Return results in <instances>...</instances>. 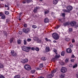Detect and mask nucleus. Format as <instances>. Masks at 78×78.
Segmentation results:
<instances>
[{"label":"nucleus","mask_w":78,"mask_h":78,"mask_svg":"<svg viewBox=\"0 0 78 78\" xmlns=\"http://www.w3.org/2000/svg\"><path fill=\"white\" fill-rule=\"evenodd\" d=\"M45 41H48V38H45Z\"/></svg>","instance_id":"58"},{"label":"nucleus","mask_w":78,"mask_h":78,"mask_svg":"<svg viewBox=\"0 0 78 78\" xmlns=\"http://www.w3.org/2000/svg\"><path fill=\"white\" fill-rule=\"evenodd\" d=\"M27 48V46H23L22 47V49L23 50V51H26V49Z\"/></svg>","instance_id":"17"},{"label":"nucleus","mask_w":78,"mask_h":78,"mask_svg":"<svg viewBox=\"0 0 78 78\" xmlns=\"http://www.w3.org/2000/svg\"><path fill=\"white\" fill-rule=\"evenodd\" d=\"M22 33H23V32L22 31H20L19 32V34H20V35H21V34H22Z\"/></svg>","instance_id":"45"},{"label":"nucleus","mask_w":78,"mask_h":78,"mask_svg":"<svg viewBox=\"0 0 78 78\" xmlns=\"http://www.w3.org/2000/svg\"><path fill=\"white\" fill-rule=\"evenodd\" d=\"M32 27L33 28H37V26L35 25H33L32 26Z\"/></svg>","instance_id":"40"},{"label":"nucleus","mask_w":78,"mask_h":78,"mask_svg":"<svg viewBox=\"0 0 78 78\" xmlns=\"http://www.w3.org/2000/svg\"><path fill=\"white\" fill-rule=\"evenodd\" d=\"M69 30L70 32L72 31V28H69Z\"/></svg>","instance_id":"57"},{"label":"nucleus","mask_w":78,"mask_h":78,"mask_svg":"<svg viewBox=\"0 0 78 78\" xmlns=\"http://www.w3.org/2000/svg\"><path fill=\"white\" fill-rule=\"evenodd\" d=\"M76 76L77 78H78V72L76 74Z\"/></svg>","instance_id":"61"},{"label":"nucleus","mask_w":78,"mask_h":78,"mask_svg":"<svg viewBox=\"0 0 78 78\" xmlns=\"http://www.w3.org/2000/svg\"><path fill=\"white\" fill-rule=\"evenodd\" d=\"M46 51L47 52H48L49 51H50V48H49V47H47L46 48V49H45Z\"/></svg>","instance_id":"16"},{"label":"nucleus","mask_w":78,"mask_h":78,"mask_svg":"<svg viewBox=\"0 0 78 78\" xmlns=\"http://www.w3.org/2000/svg\"><path fill=\"white\" fill-rule=\"evenodd\" d=\"M25 1L26 2H27V3H30V2H31L32 0H25Z\"/></svg>","instance_id":"33"},{"label":"nucleus","mask_w":78,"mask_h":78,"mask_svg":"<svg viewBox=\"0 0 78 78\" xmlns=\"http://www.w3.org/2000/svg\"><path fill=\"white\" fill-rule=\"evenodd\" d=\"M66 9L67 10H68L69 11H71V10L73 9V7L70 6H67L66 7Z\"/></svg>","instance_id":"6"},{"label":"nucleus","mask_w":78,"mask_h":78,"mask_svg":"<svg viewBox=\"0 0 78 78\" xmlns=\"http://www.w3.org/2000/svg\"><path fill=\"white\" fill-rule=\"evenodd\" d=\"M65 40L67 42H69L70 41V38L68 37H66L65 39Z\"/></svg>","instance_id":"29"},{"label":"nucleus","mask_w":78,"mask_h":78,"mask_svg":"<svg viewBox=\"0 0 78 78\" xmlns=\"http://www.w3.org/2000/svg\"><path fill=\"white\" fill-rule=\"evenodd\" d=\"M28 26V25H27V24H26L25 23L24 24L23 26L25 28H26L27 27V26Z\"/></svg>","instance_id":"41"},{"label":"nucleus","mask_w":78,"mask_h":78,"mask_svg":"<svg viewBox=\"0 0 78 78\" xmlns=\"http://www.w3.org/2000/svg\"><path fill=\"white\" fill-rule=\"evenodd\" d=\"M3 14V13L2 12H0V16H2Z\"/></svg>","instance_id":"56"},{"label":"nucleus","mask_w":78,"mask_h":78,"mask_svg":"<svg viewBox=\"0 0 78 78\" xmlns=\"http://www.w3.org/2000/svg\"><path fill=\"white\" fill-rule=\"evenodd\" d=\"M69 58H66L65 60V62L66 63H68L69 62Z\"/></svg>","instance_id":"30"},{"label":"nucleus","mask_w":78,"mask_h":78,"mask_svg":"<svg viewBox=\"0 0 78 78\" xmlns=\"http://www.w3.org/2000/svg\"><path fill=\"white\" fill-rule=\"evenodd\" d=\"M49 22V19L47 18H46L44 20V22L45 23H48Z\"/></svg>","instance_id":"9"},{"label":"nucleus","mask_w":78,"mask_h":78,"mask_svg":"<svg viewBox=\"0 0 78 78\" xmlns=\"http://www.w3.org/2000/svg\"><path fill=\"white\" fill-rule=\"evenodd\" d=\"M69 48H72L73 47V44H72L71 43H69Z\"/></svg>","instance_id":"18"},{"label":"nucleus","mask_w":78,"mask_h":78,"mask_svg":"<svg viewBox=\"0 0 78 78\" xmlns=\"http://www.w3.org/2000/svg\"><path fill=\"white\" fill-rule=\"evenodd\" d=\"M27 42H30V41H31V39L30 38H28L27 40Z\"/></svg>","instance_id":"38"},{"label":"nucleus","mask_w":78,"mask_h":78,"mask_svg":"<svg viewBox=\"0 0 78 78\" xmlns=\"http://www.w3.org/2000/svg\"><path fill=\"white\" fill-rule=\"evenodd\" d=\"M3 65L2 63H0V69H2L3 68Z\"/></svg>","instance_id":"31"},{"label":"nucleus","mask_w":78,"mask_h":78,"mask_svg":"<svg viewBox=\"0 0 78 78\" xmlns=\"http://www.w3.org/2000/svg\"><path fill=\"white\" fill-rule=\"evenodd\" d=\"M41 59H42V60H43V61H45V60H46L44 57H42Z\"/></svg>","instance_id":"42"},{"label":"nucleus","mask_w":78,"mask_h":78,"mask_svg":"<svg viewBox=\"0 0 78 78\" xmlns=\"http://www.w3.org/2000/svg\"><path fill=\"white\" fill-rule=\"evenodd\" d=\"M24 69L26 70H28V71H30L31 70V67L30 65H28L26 64L24 66Z\"/></svg>","instance_id":"3"},{"label":"nucleus","mask_w":78,"mask_h":78,"mask_svg":"<svg viewBox=\"0 0 78 78\" xmlns=\"http://www.w3.org/2000/svg\"><path fill=\"white\" fill-rule=\"evenodd\" d=\"M31 49L32 50H33V51H34V50H35V48L34 47H32Z\"/></svg>","instance_id":"53"},{"label":"nucleus","mask_w":78,"mask_h":78,"mask_svg":"<svg viewBox=\"0 0 78 78\" xmlns=\"http://www.w3.org/2000/svg\"><path fill=\"white\" fill-rule=\"evenodd\" d=\"M34 41H37L38 40H39V38L38 37H35L34 38Z\"/></svg>","instance_id":"23"},{"label":"nucleus","mask_w":78,"mask_h":78,"mask_svg":"<svg viewBox=\"0 0 78 78\" xmlns=\"http://www.w3.org/2000/svg\"><path fill=\"white\" fill-rule=\"evenodd\" d=\"M71 61L72 62H74V59L72 58L71 59Z\"/></svg>","instance_id":"55"},{"label":"nucleus","mask_w":78,"mask_h":78,"mask_svg":"<svg viewBox=\"0 0 78 78\" xmlns=\"http://www.w3.org/2000/svg\"><path fill=\"white\" fill-rule=\"evenodd\" d=\"M69 67H73V65H72V64H70L69 65Z\"/></svg>","instance_id":"52"},{"label":"nucleus","mask_w":78,"mask_h":78,"mask_svg":"<svg viewBox=\"0 0 78 78\" xmlns=\"http://www.w3.org/2000/svg\"><path fill=\"white\" fill-rule=\"evenodd\" d=\"M3 33L5 35H6V37L7 36V33H6L5 31H3Z\"/></svg>","instance_id":"50"},{"label":"nucleus","mask_w":78,"mask_h":78,"mask_svg":"<svg viewBox=\"0 0 78 78\" xmlns=\"http://www.w3.org/2000/svg\"><path fill=\"white\" fill-rule=\"evenodd\" d=\"M53 2L54 5H56L58 2V0H53Z\"/></svg>","instance_id":"14"},{"label":"nucleus","mask_w":78,"mask_h":78,"mask_svg":"<svg viewBox=\"0 0 78 78\" xmlns=\"http://www.w3.org/2000/svg\"><path fill=\"white\" fill-rule=\"evenodd\" d=\"M64 76H65V75L64 74L62 73V74H61L60 77H61V78H64Z\"/></svg>","instance_id":"36"},{"label":"nucleus","mask_w":78,"mask_h":78,"mask_svg":"<svg viewBox=\"0 0 78 78\" xmlns=\"http://www.w3.org/2000/svg\"><path fill=\"white\" fill-rule=\"evenodd\" d=\"M53 76H54V75H53V74L51 73L50 74H48L46 76L47 78H51L53 77Z\"/></svg>","instance_id":"11"},{"label":"nucleus","mask_w":78,"mask_h":78,"mask_svg":"<svg viewBox=\"0 0 78 78\" xmlns=\"http://www.w3.org/2000/svg\"><path fill=\"white\" fill-rule=\"evenodd\" d=\"M14 41V37H12L10 40V42L11 44Z\"/></svg>","instance_id":"19"},{"label":"nucleus","mask_w":78,"mask_h":78,"mask_svg":"<svg viewBox=\"0 0 78 78\" xmlns=\"http://www.w3.org/2000/svg\"><path fill=\"white\" fill-rule=\"evenodd\" d=\"M52 36L55 40H58L59 39V35L57 33H54L52 34Z\"/></svg>","instance_id":"2"},{"label":"nucleus","mask_w":78,"mask_h":78,"mask_svg":"<svg viewBox=\"0 0 78 78\" xmlns=\"http://www.w3.org/2000/svg\"><path fill=\"white\" fill-rule=\"evenodd\" d=\"M35 50H36V51H39V49L38 48H36L35 49Z\"/></svg>","instance_id":"51"},{"label":"nucleus","mask_w":78,"mask_h":78,"mask_svg":"<svg viewBox=\"0 0 78 78\" xmlns=\"http://www.w3.org/2000/svg\"><path fill=\"white\" fill-rule=\"evenodd\" d=\"M60 27V25H58L55 27L56 29H58V28H59Z\"/></svg>","instance_id":"44"},{"label":"nucleus","mask_w":78,"mask_h":78,"mask_svg":"<svg viewBox=\"0 0 78 78\" xmlns=\"http://www.w3.org/2000/svg\"><path fill=\"white\" fill-rule=\"evenodd\" d=\"M17 42L18 44H21V41H20V40H17Z\"/></svg>","instance_id":"32"},{"label":"nucleus","mask_w":78,"mask_h":78,"mask_svg":"<svg viewBox=\"0 0 78 78\" xmlns=\"http://www.w3.org/2000/svg\"><path fill=\"white\" fill-rule=\"evenodd\" d=\"M72 42L73 43L75 42V40L72 39Z\"/></svg>","instance_id":"63"},{"label":"nucleus","mask_w":78,"mask_h":78,"mask_svg":"<svg viewBox=\"0 0 78 78\" xmlns=\"http://www.w3.org/2000/svg\"><path fill=\"white\" fill-rule=\"evenodd\" d=\"M40 67H43V63H41L39 65Z\"/></svg>","instance_id":"43"},{"label":"nucleus","mask_w":78,"mask_h":78,"mask_svg":"<svg viewBox=\"0 0 78 78\" xmlns=\"http://www.w3.org/2000/svg\"><path fill=\"white\" fill-rule=\"evenodd\" d=\"M28 61V60L27 59H23L21 61V62L23 63H27Z\"/></svg>","instance_id":"7"},{"label":"nucleus","mask_w":78,"mask_h":78,"mask_svg":"<svg viewBox=\"0 0 78 78\" xmlns=\"http://www.w3.org/2000/svg\"><path fill=\"white\" fill-rule=\"evenodd\" d=\"M35 72H36V70H31L30 72L31 73H32V74H34V73H35Z\"/></svg>","instance_id":"25"},{"label":"nucleus","mask_w":78,"mask_h":78,"mask_svg":"<svg viewBox=\"0 0 78 78\" xmlns=\"http://www.w3.org/2000/svg\"><path fill=\"white\" fill-rule=\"evenodd\" d=\"M70 25V22H67L65 23L64 24V26L66 27V26H67V25Z\"/></svg>","instance_id":"15"},{"label":"nucleus","mask_w":78,"mask_h":78,"mask_svg":"<svg viewBox=\"0 0 78 78\" xmlns=\"http://www.w3.org/2000/svg\"><path fill=\"white\" fill-rule=\"evenodd\" d=\"M72 58H75V55H73V54L72 55Z\"/></svg>","instance_id":"62"},{"label":"nucleus","mask_w":78,"mask_h":78,"mask_svg":"<svg viewBox=\"0 0 78 78\" xmlns=\"http://www.w3.org/2000/svg\"><path fill=\"white\" fill-rule=\"evenodd\" d=\"M66 51L67 52V53H70L72 52V50L71 49L68 48L66 49Z\"/></svg>","instance_id":"13"},{"label":"nucleus","mask_w":78,"mask_h":78,"mask_svg":"<svg viewBox=\"0 0 78 78\" xmlns=\"http://www.w3.org/2000/svg\"><path fill=\"white\" fill-rule=\"evenodd\" d=\"M37 70H40V68H39V67H37Z\"/></svg>","instance_id":"64"},{"label":"nucleus","mask_w":78,"mask_h":78,"mask_svg":"<svg viewBox=\"0 0 78 78\" xmlns=\"http://www.w3.org/2000/svg\"><path fill=\"white\" fill-rule=\"evenodd\" d=\"M31 48L30 47H26V49L25 51H27V52H28V51H30V50H31Z\"/></svg>","instance_id":"10"},{"label":"nucleus","mask_w":78,"mask_h":78,"mask_svg":"<svg viewBox=\"0 0 78 78\" xmlns=\"http://www.w3.org/2000/svg\"><path fill=\"white\" fill-rule=\"evenodd\" d=\"M58 20L59 22H62V20L61 19H59Z\"/></svg>","instance_id":"60"},{"label":"nucleus","mask_w":78,"mask_h":78,"mask_svg":"<svg viewBox=\"0 0 78 78\" xmlns=\"http://www.w3.org/2000/svg\"><path fill=\"white\" fill-rule=\"evenodd\" d=\"M9 22V20L8 19L6 20V23H8V22Z\"/></svg>","instance_id":"54"},{"label":"nucleus","mask_w":78,"mask_h":78,"mask_svg":"<svg viewBox=\"0 0 78 78\" xmlns=\"http://www.w3.org/2000/svg\"><path fill=\"white\" fill-rule=\"evenodd\" d=\"M0 78H5V77L2 75H1L0 76Z\"/></svg>","instance_id":"48"},{"label":"nucleus","mask_w":78,"mask_h":78,"mask_svg":"<svg viewBox=\"0 0 78 78\" xmlns=\"http://www.w3.org/2000/svg\"><path fill=\"white\" fill-rule=\"evenodd\" d=\"M53 51L55 53H56V52H57V50H56V49H55V48L54 49H53Z\"/></svg>","instance_id":"46"},{"label":"nucleus","mask_w":78,"mask_h":78,"mask_svg":"<svg viewBox=\"0 0 78 78\" xmlns=\"http://www.w3.org/2000/svg\"><path fill=\"white\" fill-rule=\"evenodd\" d=\"M5 14H6V15H8L9 14V12L8 11H5Z\"/></svg>","instance_id":"34"},{"label":"nucleus","mask_w":78,"mask_h":78,"mask_svg":"<svg viewBox=\"0 0 78 78\" xmlns=\"http://www.w3.org/2000/svg\"><path fill=\"white\" fill-rule=\"evenodd\" d=\"M67 68L65 67H62L60 71L62 73H66L67 72Z\"/></svg>","instance_id":"5"},{"label":"nucleus","mask_w":78,"mask_h":78,"mask_svg":"<svg viewBox=\"0 0 78 78\" xmlns=\"http://www.w3.org/2000/svg\"><path fill=\"white\" fill-rule=\"evenodd\" d=\"M63 11H64V12H68V13L70 12V11H69L68 10H67L66 9H63Z\"/></svg>","instance_id":"28"},{"label":"nucleus","mask_w":78,"mask_h":78,"mask_svg":"<svg viewBox=\"0 0 78 78\" xmlns=\"http://www.w3.org/2000/svg\"><path fill=\"white\" fill-rule=\"evenodd\" d=\"M5 17H6L5 16V14H4L1 16V19H3V20L5 19Z\"/></svg>","instance_id":"22"},{"label":"nucleus","mask_w":78,"mask_h":78,"mask_svg":"<svg viewBox=\"0 0 78 78\" xmlns=\"http://www.w3.org/2000/svg\"><path fill=\"white\" fill-rule=\"evenodd\" d=\"M23 31L24 33L27 34L30 31V28H27V29L23 28Z\"/></svg>","instance_id":"4"},{"label":"nucleus","mask_w":78,"mask_h":78,"mask_svg":"<svg viewBox=\"0 0 78 78\" xmlns=\"http://www.w3.org/2000/svg\"><path fill=\"white\" fill-rule=\"evenodd\" d=\"M37 9H38V8L37 7H36V8H34V9L33 10V12L34 13L36 12L37 11Z\"/></svg>","instance_id":"21"},{"label":"nucleus","mask_w":78,"mask_h":78,"mask_svg":"<svg viewBox=\"0 0 78 78\" xmlns=\"http://www.w3.org/2000/svg\"><path fill=\"white\" fill-rule=\"evenodd\" d=\"M22 3L23 4H25V3H26V2H25V1H24L22 2Z\"/></svg>","instance_id":"59"},{"label":"nucleus","mask_w":78,"mask_h":78,"mask_svg":"<svg viewBox=\"0 0 78 78\" xmlns=\"http://www.w3.org/2000/svg\"><path fill=\"white\" fill-rule=\"evenodd\" d=\"M56 69L53 70L52 71H51V73L54 76V73H56Z\"/></svg>","instance_id":"20"},{"label":"nucleus","mask_w":78,"mask_h":78,"mask_svg":"<svg viewBox=\"0 0 78 78\" xmlns=\"http://www.w3.org/2000/svg\"><path fill=\"white\" fill-rule=\"evenodd\" d=\"M70 26L72 27H74L75 28H76L78 27V24H76V22L74 21H71L69 23Z\"/></svg>","instance_id":"1"},{"label":"nucleus","mask_w":78,"mask_h":78,"mask_svg":"<svg viewBox=\"0 0 78 78\" xmlns=\"http://www.w3.org/2000/svg\"><path fill=\"white\" fill-rule=\"evenodd\" d=\"M49 13V10L47 9H45L44 11V15H46L47 14H48Z\"/></svg>","instance_id":"12"},{"label":"nucleus","mask_w":78,"mask_h":78,"mask_svg":"<svg viewBox=\"0 0 78 78\" xmlns=\"http://www.w3.org/2000/svg\"><path fill=\"white\" fill-rule=\"evenodd\" d=\"M23 44L24 45H26L27 44V41L25 40H23Z\"/></svg>","instance_id":"39"},{"label":"nucleus","mask_w":78,"mask_h":78,"mask_svg":"<svg viewBox=\"0 0 78 78\" xmlns=\"http://www.w3.org/2000/svg\"><path fill=\"white\" fill-rule=\"evenodd\" d=\"M64 51H63L61 52V55L62 56H64Z\"/></svg>","instance_id":"35"},{"label":"nucleus","mask_w":78,"mask_h":78,"mask_svg":"<svg viewBox=\"0 0 78 78\" xmlns=\"http://www.w3.org/2000/svg\"><path fill=\"white\" fill-rule=\"evenodd\" d=\"M20 75H16L14 77V78H20Z\"/></svg>","instance_id":"24"},{"label":"nucleus","mask_w":78,"mask_h":78,"mask_svg":"<svg viewBox=\"0 0 78 78\" xmlns=\"http://www.w3.org/2000/svg\"><path fill=\"white\" fill-rule=\"evenodd\" d=\"M77 66H78L77 65V64H76L73 66V69H74L75 68V67H77Z\"/></svg>","instance_id":"37"},{"label":"nucleus","mask_w":78,"mask_h":78,"mask_svg":"<svg viewBox=\"0 0 78 78\" xmlns=\"http://www.w3.org/2000/svg\"><path fill=\"white\" fill-rule=\"evenodd\" d=\"M37 43H40L41 44H42V41L41 40H38L37 41Z\"/></svg>","instance_id":"26"},{"label":"nucleus","mask_w":78,"mask_h":78,"mask_svg":"<svg viewBox=\"0 0 78 78\" xmlns=\"http://www.w3.org/2000/svg\"><path fill=\"white\" fill-rule=\"evenodd\" d=\"M12 56H14V57H16L17 55V53H14V54H11Z\"/></svg>","instance_id":"27"},{"label":"nucleus","mask_w":78,"mask_h":78,"mask_svg":"<svg viewBox=\"0 0 78 78\" xmlns=\"http://www.w3.org/2000/svg\"><path fill=\"white\" fill-rule=\"evenodd\" d=\"M14 50H12L11 52V53L12 55V54H13L14 53Z\"/></svg>","instance_id":"49"},{"label":"nucleus","mask_w":78,"mask_h":78,"mask_svg":"<svg viewBox=\"0 0 78 78\" xmlns=\"http://www.w3.org/2000/svg\"><path fill=\"white\" fill-rule=\"evenodd\" d=\"M60 56L59 55H55V58L52 59L53 61L54 62L55 61V59H56L57 58H59V57H60Z\"/></svg>","instance_id":"8"},{"label":"nucleus","mask_w":78,"mask_h":78,"mask_svg":"<svg viewBox=\"0 0 78 78\" xmlns=\"http://www.w3.org/2000/svg\"><path fill=\"white\" fill-rule=\"evenodd\" d=\"M66 14L64 13H62V17H65V15Z\"/></svg>","instance_id":"47"}]
</instances>
